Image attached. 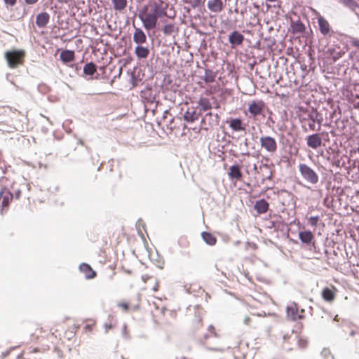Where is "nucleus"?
<instances>
[{
  "mask_svg": "<svg viewBox=\"0 0 359 359\" xmlns=\"http://www.w3.org/2000/svg\"><path fill=\"white\" fill-rule=\"evenodd\" d=\"M208 8L215 13H219L223 9V3L222 0H210L208 2Z\"/></svg>",
  "mask_w": 359,
  "mask_h": 359,
  "instance_id": "nucleus-21",
  "label": "nucleus"
},
{
  "mask_svg": "<svg viewBox=\"0 0 359 359\" xmlns=\"http://www.w3.org/2000/svg\"><path fill=\"white\" fill-rule=\"evenodd\" d=\"M201 111H198L196 108L190 107L184 113V118L187 121L192 123L198 119L201 114Z\"/></svg>",
  "mask_w": 359,
  "mask_h": 359,
  "instance_id": "nucleus-13",
  "label": "nucleus"
},
{
  "mask_svg": "<svg viewBox=\"0 0 359 359\" xmlns=\"http://www.w3.org/2000/svg\"><path fill=\"white\" fill-rule=\"evenodd\" d=\"M8 108L5 107H0V114L1 112H6Z\"/></svg>",
  "mask_w": 359,
  "mask_h": 359,
  "instance_id": "nucleus-49",
  "label": "nucleus"
},
{
  "mask_svg": "<svg viewBox=\"0 0 359 359\" xmlns=\"http://www.w3.org/2000/svg\"><path fill=\"white\" fill-rule=\"evenodd\" d=\"M79 327V325H77L75 323L69 325V327H67V330L65 332V337L68 340L72 339L75 336Z\"/></svg>",
  "mask_w": 359,
  "mask_h": 359,
  "instance_id": "nucleus-30",
  "label": "nucleus"
},
{
  "mask_svg": "<svg viewBox=\"0 0 359 359\" xmlns=\"http://www.w3.org/2000/svg\"><path fill=\"white\" fill-rule=\"evenodd\" d=\"M198 106L200 107V111H206L212 109V104L207 97H201L198 101Z\"/></svg>",
  "mask_w": 359,
  "mask_h": 359,
  "instance_id": "nucleus-22",
  "label": "nucleus"
},
{
  "mask_svg": "<svg viewBox=\"0 0 359 359\" xmlns=\"http://www.w3.org/2000/svg\"><path fill=\"white\" fill-rule=\"evenodd\" d=\"M217 73L211 69H205L202 79L207 83H213L215 81Z\"/></svg>",
  "mask_w": 359,
  "mask_h": 359,
  "instance_id": "nucleus-27",
  "label": "nucleus"
},
{
  "mask_svg": "<svg viewBox=\"0 0 359 359\" xmlns=\"http://www.w3.org/2000/svg\"><path fill=\"white\" fill-rule=\"evenodd\" d=\"M291 29L293 34H302L305 32L306 28L300 20H297L291 22Z\"/></svg>",
  "mask_w": 359,
  "mask_h": 359,
  "instance_id": "nucleus-26",
  "label": "nucleus"
},
{
  "mask_svg": "<svg viewBox=\"0 0 359 359\" xmlns=\"http://www.w3.org/2000/svg\"><path fill=\"white\" fill-rule=\"evenodd\" d=\"M351 42L353 46H355L359 48V39H353Z\"/></svg>",
  "mask_w": 359,
  "mask_h": 359,
  "instance_id": "nucleus-44",
  "label": "nucleus"
},
{
  "mask_svg": "<svg viewBox=\"0 0 359 359\" xmlns=\"http://www.w3.org/2000/svg\"><path fill=\"white\" fill-rule=\"evenodd\" d=\"M337 289L335 286L331 285L329 287H324L321 292L322 298L328 303L333 302L337 296Z\"/></svg>",
  "mask_w": 359,
  "mask_h": 359,
  "instance_id": "nucleus-9",
  "label": "nucleus"
},
{
  "mask_svg": "<svg viewBox=\"0 0 359 359\" xmlns=\"http://www.w3.org/2000/svg\"><path fill=\"white\" fill-rule=\"evenodd\" d=\"M163 33L170 35L175 32V25L173 24L165 25L163 28Z\"/></svg>",
  "mask_w": 359,
  "mask_h": 359,
  "instance_id": "nucleus-37",
  "label": "nucleus"
},
{
  "mask_svg": "<svg viewBox=\"0 0 359 359\" xmlns=\"http://www.w3.org/2000/svg\"><path fill=\"white\" fill-rule=\"evenodd\" d=\"M50 20V15L46 12H43L37 15L36 24L39 27H44L47 25Z\"/></svg>",
  "mask_w": 359,
  "mask_h": 359,
  "instance_id": "nucleus-19",
  "label": "nucleus"
},
{
  "mask_svg": "<svg viewBox=\"0 0 359 359\" xmlns=\"http://www.w3.org/2000/svg\"><path fill=\"white\" fill-rule=\"evenodd\" d=\"M105 328H106V331L107 332L109 329H111L112 327V326L111 325H107V324H105L104 325Z\"/></svg>",
  "mask_w": 359,
  "mask_h": 359,
  "instance_id": "nucleus-50",
  "label": "nucleus"
},
{
  "mask_svg": "<svg viewBox=\"0 0 359 359\" xmlns=\"http://www.w3.org/2000/svg\"><path fill=\"white\" fill-rule=\"evenodd\" d=\"M25 2L27 4H36L39 0H25Z\"/></svg>",
  "mask_w": 359,
  "mask_h": 359,
  "instance_id": "nucleus-46",
  "label": "nucleus"
},
{
  "mask_svg": "<svg viewBox=\"0 0 359 359\" xmlns=\"http://www.w3.org/2000/svg\"><path fill=\"white\" fill-rule=\"evenodd\" d=\"M172 313L171 311L162 309L161 311L156 309V312L154 313L153 316L154 318V320L158 324H165L169 323L168 317L172 316Z\"/></svg>",
  "mask_w": 359,
  "mask_h": 359,
  "instance_id": "nucleus-8",
  "label": "nucleus"
},
{
  "mask_svg": "<svg viewBox=\"0 0 359 359\" xmlns=\"http://www.w3.org/2000/svg\"><path fill=\"white\" fill-rule=\"evenodd\" d=\"M346 53V50L337 44H333L328 47L325 51L324 55L327 60H331L332 62H336Z\"/></svg>",
  "mask_w": 359,
  "mask_h": 359,
  "instance_id": "nucleus-5",
  "label": "nucleus"
},
{
  "mask_svg": "<svg viewBox=\"0 0 359 359\" xmlns=\"http://www.w3.org/2000/svg\"><path fill=\"white\" fill-rule=\"evenodd\" d=\"M11 180L6 177H2L0 179V186L1 187L0 191V205L1 213L4 214L7 211L10 203L13 198V194L9 188Z\"/></svg>",
  "mask_w": 359,
  "mask_h": 359,
  "instance_id": "nucleus-2",
  "label": "nucleus"
},
{
  "mask_svg": "<svg viewBox=\"0 0 359 359\" xmlns=\"http://www.w3.org/2000/svg\"><path fill=\"white\" fill-rule=\"evenodd\" d=\"M154 291H157V290H158V285H156V286H155V287H154Z\"/></svg>",
  "mask_w": 359,
  "mask_h": 359,
  "instance_id": "nucleus-52",
  "label": "nucleus"
},
{
  "mask_svg": "<svg viewBox=\"0 0 359 359\" xmlns=\"http://www.w3.org/2000/svg\"><path fill=\"white\" fill-rule=\"evenodd\" d=\"M244 41V36L238 31H233L229 37V41L233 47L240 46Z\"/></svg>",
  "mask_w": 359,
  "mask_h": 359,
  "instance_id": "nucleus-15",
  "label": "nucleus"
},
{
  "mask_svg": "<svg viewBox=\"0 0 359 359\" xmlns=\"http://www.w3.org/2000/svg\"><path fill=\"white\" fill-rule=\"evenodd\" d=\"M228 176L231 180L241 181L243 177L241 167L238 165H233L230 166L228 172Z\"/></svg>",
  "mask_w": 359,
  "mask_h": 359,
  "instance_id": "nucleus-14",
  "label": "nucleus"
},
{
  "mask_svg": "<svg viewBox=\"0 0 359 359\" xmlns=\"http://www.w3.org/2000/svg\"><path fill=\"white\" fill-rule=\"evenodd\" d=\"M114 8L116 11H121L127 6V0H112Z\"/></svg>",
  "mask_w": 359,
  "mask_h": 359,
  "instance_id": "nucleus-34",
  "label": "nucleus"
},
{
  "mask_svg": "<svg viewBox=\"0 0 359 359\" xmlns=\"http://www.w3.org/2000/svg\"><path fill=\"white\" fill-rule=\"evenodd\" d=\"M6 4L10 5L11 6H14L16 4L17 0H4Z\"/></svg>",
  "mask_w": 359,
  "mask_h": 359,
  "instance_id": "nucleus-45",
  "label": "nucleus"
},
{
  "mask_svg": "<svg viewBox=\"0 0 359 359\" xmlns=\"http://www.w3.org/2000/svg\"><path fill=\"white\" fill-rule=\"evenodd\" d=\"M229 126L233 130L243 131L245 128L243 126L242 121L239 118H233L230 121Z\"/></svg>",
  "mask_w": 359,
  "mask_h": 359,
  "instance_id": "nucleus-31",
  "label": "nucleus"
},
{
  "mask_svg": "<svg viewBox=\"0 0 359 359\" xmlns=\"http://www.w3.org/2000/svg\"><path fill=\"white\" fill-rule=\"evenodd\" d=\"M203 326V317L200 311H198V314H196L195 319L192 321V329L197 330Z\"/></svg>",
  "mask_w": 359,
  "mask_h": 359,
  "instance_id": "nucleus-32",
  "label": "nucleus"
},
{
  "mask_svg": "<svg viewBox=\"0 0 359 359\" xmlns=\"http://www.w3.org/2000/svg\"><path fill=\"white\" fill-rule=\"evenodd\" d=\"M133 41L137 44H142L147 41V36L140 28H135L133 34Z\"/></svg>",
  "mask_w": 359,
  "mask_h": 359,
  "instance_id": "nucleus-20",
  "label": "nucleus"
},
{
  "mask_svg": "<svg viewBox=\"0 0 359 359\" xmlns=\"http://www.w3.org/2000/svg\"><path fill=\"white\" fill-rule=\"evenodd\" d=\"M299 171L302 177L308 182L316 184L319 180L318 174L314 170L305 163H299Z\"/></svg>",
  "mask_w": 359,
  "mask_h": 359,
  "instance_id": "nucleus-4",
  "label": "nucleus"
},
{
  "mask_svg": "<svg viewBox=\"0 0 359 359\" xmlns=\"http://www.w3.org/2000/svg\"><path fill=\"white\" fill-rule=\"evenodd\" d=\"M74 58L75 53L73 50H65L60 53V59L65 63L72 62L74 60Z\"/></svg>",
  "mask_w": 359,
  "mask_h": 359,
  "instance_id": "nucleus-25",
  "label": "nucleus"
},
{
  "mask_svg": "<svg viewBox=\"0 0 359 359\" xmlns=\"http://www.w3.org/2000/svg\"><path fill=\"white\" fill-rule=\"evenodd\" d=\"M299 238L303 243L309 244L314 239V236L310 231H304L299 233Z\"/></svg>",
  "mask_w": 359,
  "mask_h": 359,
  "instance_id": "nucleus-24",
  "label": "nucleus"
},
{
  "mask_svg": "<svg viewBox=\"0 0 359 359\" xmlns=\"http://www.w3.org/2000/svg\"><path fill=\"white\" fill-rule=\"evenodd\" d=\"M264 107L262 101H252L249 104L248 111L253 117H256L262 113Z\"/></svg>",
  "mask_w": 359,
  "mask_h": 359,
  "instance_id": "nucleus-11",
  "label": "nucleus"
},
{
  "mask_svg": "<svg viewBox=\"0 0 359 359\" xmlns=\"http://www.w3.org/2000/svg\"><path fill=\"white\" fill-rule=\"evenodd\" d=\"M44 332H46V330L42 327H38L35 330V334L37 335L38 337H44L46 336L43 334Z\"/></svg>",
  "mask_w": 359,
  "mask_h": 359,
  "instance_id": "nucleus-42",
  "label": "nucleus"
},
{
  "mask_svg": "<svg viewBox=\"0 0 359 359\" xmlns=\"http://www.w3.org/2000/svg\"><path fill=\"white\" fill-rule=\"evenodd\" d=\"M308 340L305 338L299 337L297 339V346L300 349H304L308 346Z\"/></svg>",
  "mask_w": 359,
  "mask_h": 359,
  "instance_id": "nucleus-38",
  "label": "nucleus"
},
{
  "mask_svg": "<svg viewBox=\"0 0 359 359\" xmlns=\"http://www.w3.org/2000/svg\"><path fill=\"white\" fill-rule=\"evenodd\" d=\"M203 240L209 245H215L217 243V238L211 233L204 231L201 233Z\"/></svg>",
  "mask_w": 359,
  "mask_h": 359,
  "instance_id": "nucleus-29",
  "label": "nucleus"
},
{
  "mask_svg": "<svg viewBox=\"0 0 359 359\" xmlns=\"http://www.w3.org/2000/svg\"><path fill=\"white\" fill-rule=\"evenodd\" d=\"M95 325H96V322L95 320H93V319L86 320L85 322V325L83 326V330L86 332H90L93 331Z\"/></svg>",
  "mask_w": 359,
  "mask_h": 359,
  "instance_id": "nucleus-35",
  "label": "nucleus"
},
{
  "mask_svg": "<svg viewBox=\"0 0 359 359\" xmlns=\"http://www.w3.org/2000/svg\"><path fill=\"white\" fill-rule=\"evenodd\" d=\"M79 270L85 275L86 279H93L97 276L96 272L86 263L81 264Z\"/></svg>",
  "mask_w": 359,
  "mask_h": 359,
  "instance_id": "nucleus-16",
  "label": "nucleus"
},
{
  "mask_svg": "<svg viewBox=\"0 0 359 359\" xmlns=\"http://www.w3.org/2000/svg\"><path fill=\"white\" fill-rule=\"evenodd\" d=\"M168 4L163 0H154L140 11L138 16L145 29L156 28L158 18L167 15Z\"/></svg>",
  "mask_w": 359,
  "mask_h": 359,
  "instance_id": "nucleus-1",
  "label": "nucleus"
},
{
  "mask_svg": "<svg viewBox=\"0 0 359 359\" xmlns=\"http://www.w3.org/2000/svg\"><path fill=\"white\" fill-rule=\"evenodd\" d=\"M219 91V88L217 86H209L205 90L206 95H211L216 93Z\"/></svg>",
  "mask_w": 359,
  "mask_h": 359,
  "instance_id": "nucleus-40",
  "label": "nucleus"
},
{
  "mask_svg": "<svg viewBox=\"0 0 359 359\" xmlns=\"http://www.w3.org/2000/svg\"><path fill=\"white\" fill-rule=\"evenodd\" d=\"M309 127H310V128H311V130H314V124H312V125H311V124H310V125H309Z\"/></svg>",
  "mask_w": 359,
  "mask_h": 359,
  "instance_id": "nucleus-51",
  "label": "nucleus"
},
{
  "mask_svg": "<svg viewBox=\"0 0 359 359\" xmlns=\"http://www.w3.org/2000/svg\"><path fill=\"white\" fill-rule=\"evenodd\" d=\"M317 20L320 32L324 36H330L332 31L328 21L321 15H319Z\"/></svg>",
  "mask_w": 359,
  "mask_h": 359,
  "instance_id": "nucleus-10",
  "label": "nucleus"
},
{
  "mask_svg": "<svg viewBox=\"0 0 359 359\" xmlns=\"http://www.w3.org/2000/svg\"><path fill=\"white\" fill-rule=\"evenodd\" d=\"M211 337H215V338L219 337V334L217 333L215 327L214 325H210L208 326V334H204L201 338V341L203 344L206 345L207 342H208V340L210 338H211Z\"/></svg>",
  "mask_w": 359,
  "mask_h": 359,
  "instance_id": "nucleus-18",
  "label": "nucleus"
},
{
  "mask_svg": "<svg viewBox=\"0 0 359 359\" xmlns=\"http://www.w3.org/2000/svg\"><path fill=\"white\" fill-rule=\"evenodd\" d=\"M260 145L262 149L269 154H275L278 149V144L275 138L271 136H262L260 137Z\"/></svg>",
  "mask_w": 359,
  "mask_h": 359,
  "instance_id": "nucleus-6",
  "label": "nucleus"
},
{
  "mask_svg": "<svg viewBox=\"0 0 359 359\" xmlns=\"http://www.w3.org/2000/svg\"><path fill=\"white\" fill-rule=\"evenodd\" d=\"M304 309H299L297 304L293 302L287 308V314L289 318L293 320H302L304 318Z\"/></svg>",
  "mask_w": 359,
  "mask_h": 359,
  "instance_id": "nucleus-7",
  "label": "nucleus"
},
{
  "mask_svg": "<svg viewBox=\"0 0 359 359\" xmlns=\"http://www.w3.org/2000/svg\"><path fill=\"white\" fill-rule=\"evenodd\" d=\"M306 142L309 147L316 149L322 144V138L318 133L312 134L306 137Z\"/></svg>",
  "mask_w": 359,
  "mask_h": 359,
  "instance_id": "nucleus-12",
  "label": "nucleus"
},
{
  "mask_svg": "<svg viewBox=\"0 0 359 359\" xmlns=\"http://www.w3.org/2000/svg\"><path fill=\"white\" fill-rule=\"evenodd\" d=\"M346 6L348 7L351 10H355L359 8L358 4L355 0H340Z\"/></svg>",
  "mask_w": 359,
  "mask_h": 359,
  "instance_id": "nucleus-36",
  "label": "nucleus"
},
{
  "mask_svg": "<svg viewBox=\"0 0 359 359\" xmlns=\"http://www.w3.org/2000/svg\"><path fill=\"white\" fill-rule=\"evenodd\" d=\"M96 71L97 67L93 62H88L83 67V73L86 75L93 76Z\"/></svg>",
  "mask_w": 359,
  "mask_h": 359,
  "instance_id": "nucleus-33",
  "label": "nucleus"
},
{
  "mask_svg": "<svg viewBox=\"0 0 359 359\" xmlns=\"http://www.w3.org/2000/svg\"><path fill=\"white\" fill-rule=\"evenodd\" d=\"M9 188L11 189V191L12 190L14 191L13 197H15V199H19L21 195V191L20 189H15V184L11 181L9 184Z\"/></svg>",
  "mask_w": 359,
  "mask_h": 359,
  "instance_id": "nucleus-39",
  "label": "nucleus"
},
{
  "mask_svg": "<svg viewBox=\"0 0 359 359\" xmlns=\"http://www.w3.org/2000/svg\"><path fill=\"white\" fill-rule=\"evenodd\" d=\"M140 298L138 297V303L132 304L130 306V304L128 302H121L118 304V306L123 311H128L130 309L133 311H137L140 309Z\"/></svg>",
  "mask_w": 359,
  "mask_h": 359,
  "instance_id": "nucleus-28",
  "label": "nucleus"
},
{
  "mask_svg": "<svg viewBox=\"0 0 359 359\" xmlns=\"http://www.w3.org/2000/svg\"><path fill=\"white\" fill-rule=\"evenodd\" d=\"M207 115H210V116H211V115H212V114L210 112V113L207 114Z\"/></svg>",
  "mask_w": 359,
  "mask_h": 359,
  "instance_id": "nucleus-54",
  "label": "nucleus"
},
{
  "mask_svg": "<svg viewBox=\"0 0 359 359\" xmlns=\"http://www.w3.org/2000/svg\"><path fill=\"white\" fill-rule=\"evenodd\" d=\"M252 319L250 316H245L243 319V323L247 326L252 325Z\"/></svg>",
  "mask_w": 359,
  "mask_h": 359,
  "instance_id": "nucleus-43",
  "label": "nucleus"
},
{
  "mask_svg": "<svg viewBox=\"0 0 359 359\" xmlns=\"http://www.w3.org/2000/svg\"><path fill=\"white\" fill-rule=\"evenodd\" d=\"M4 56L8 67L15 69L23 65L25 52L23 50H9L5 53Z\"/></svg>",
  "mask_w": 359,
  "mask_h": 359,
  "instance_id": "nucleus-3",
  "label": "nucleus"
},
{
  "mask_svg": "<svg viewBox=\"0 0 359 359\" xmlns=\"http://www.w3.org/2000/svg\"><path fill=\"white\" fill-rule=\"evenodd\" d=\"M72 0H57V1L60 4H68Z\"/></svg>",
  "mask_w": 359,
  "mask_h": 359,
  "instance_id": "nucleus-48",
  "label": "nucleus"
},
{
  "mask_svg": "<svg viewBox=\"0 0 359 359\" xmlns=\"http://www.w3.org/2000/svg\"><path fill=\"white\" fill-rule=\"evenodd\" d=\"M39 350L37 348H29V353H36Z\"/></svg>",
  "mask_w": 359,
  "mask_h": 359,
  "instance_id": "nucleus-47",
  "label": "nucleus"
},
{
  "mask_svg": "<svg viewBox=\"0 0 359 359\" xmlns=\"http://www.w3.org/2000/svg\"><path fill=\"white\" fill-rule=\"evenodd\" d=\"M150 50L148 47L137 46L135 49V53L138 59H145L149 55Z\"/></svg>",
  "mask_w": 359,
  "mask_h": 359,
  "instance_id": "nucleus-23",
  "label": "nucleus"
},
{
  "mask_svg": "<svg viewBox=\"0 0 359 359\" xmlns=\"http://www.w3.org/2000/svg\"><path fill=\"white\" fill-rule=\"evenodd\" d=\"M254 208L259 215L265 214L269 209V203L265 199H260L255 202Z\"/></svg>",
  "mask_w": 359,
  "mask_h": 359,
  "instance_id": "nucleus-17",
  "label": "nucleus"
},
{
  "mask_svg": "<svg viewBox=\"0 0 359 359\" xmlns=\"http://www.w3.org/2000/svg\"><path fill=\"white\" fill-rule=\"evenodd\" d=\"M210 349L214 350V351H217V348H210Z\"/></svg>",
  "mask_w": 359,
  "mask_h": 359,
  "instance_id": "nucleus-53",
  "label": "nucleus"
},
{
  "mask_svg": "<svg viewBox=\"0 0 359 359\" xmlns=\"http://www.w3.org/2000/svg\"><path fill=\"white\" fill-rule=\"evenodd\" d=\"M320 218L318 216H315V217H311L309 219V224L312 226H314L316 227L318 224V222L319 221Z\"/></svg>",
  "mask_w": 359,
  "mask_h": 359,
  "instance_id": "nucleus-41",
  "label": "nucleus"
}]
</instances>
